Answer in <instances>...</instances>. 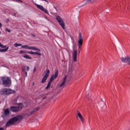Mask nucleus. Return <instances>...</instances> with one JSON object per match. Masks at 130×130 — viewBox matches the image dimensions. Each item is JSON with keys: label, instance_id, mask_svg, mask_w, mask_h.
<instances>
[{"label": "nucleus", "instance_id": "f257e3e1", "mask_svg": "<svg viewBox=\"0 0 130 130\" xmlns=\"http://www.w3.org/2000/svg\"><path fill=\"white\" fill-rule=\"evenodd\" d=\"M22 119H23V116L18 115L8 120L6 123L5 126L6 127H9V126H11V125H13V124L16 123L17 121H19V122L22 121Z\"/></svg>", "mask_w": 130, "mask_h": 130}, {"label": "nucleus", "instance_id": "f03ea898", "mask_svg": "<svg viewBox=\"0 0 130 130\" xmlns=\"http://www.w3.org/2000/svg\"><path fill=\"white\" fill-rule=\"evenodd\" d=\"M1 80L2 81V84L5 87L10 88L12 85V81L11 78L8 77H2Z\"/></svg>", "mask_w": 130, "mask_h": 130}, {"label": "nucleus", "instance_id": "7ed1b4c3", "mask_svg": "<svg viewBox=\"0 0 130 130\" xmlns=\"http://www.w3.org/2000/svg\"><path fill=\"white\" fill-rule=\"evenodd\" d=\"M16 91L11 88H3L0 90V94L3 96H8L11 94H15Z\"/></svg>", "mask_w": 130, "mask_h": 130}, {"label": "nucleus", "instance_id": "20e7f679", "mask_svg": "<svg viewBox=\"0 0 130 130\" xmlns=\"http://www.w3.org/2000/svg\"><path fill=\"white\" fill-rule=\"evenodd\" d=\"M57 77H58V70H56L55 74L51 76L48 81V84L45 87L46 90H48V89H49V87H50V86H51V83H52V82L54 81V79H56Z\"/></svg>", "mask_w": 130, "mask_h": 130}, {"label": "nucleus", "instance_id": "39448f33", "mask_svg": "<svg viewBox=\"0 0 130 130\" xmlns=\"http://www.w3.org/2000/svg\"><path fill=\"white\" fill-rule=\"evenodd\" d=\"M22 106H23V103H20L18 104V106L17 107H11L10 110L11 111H12V112H19V111L22 110V109L23 108Z\"/></svg>", "mask_w": 130, "mask_h": 130}, {"label": "nucleus", "instance_id": "423d86ee", "mask_svg": "<svg viewBox=\"0 0 130 130\" xmlns=\"http://www.w3.org/2000/svg\"><path fill=\"white\" fill-rule=\"evenodd\" d=\"M56 20L57 21L58 23H59L60 26H61V28L64 30L66 29L65 24H64V21L62 20L61 17L59 16H57L56 17Z\"/></svg>", "mask_w": 130, "mask_h": 130}, {"label": "nucleus", "instance_id": "0eeeda50", "mask_svg": "<svg viewBox=\"0 0 130 130\" xmlns=\"http://www.w3.org/2000/svg\"><path fill=\"white\" fill-rule=\"evenodd\" d=\"M20 53L23 54V53H29V54H32L33 55H39V56H41V53L38 52H33L32 51H26L25 50H20Z\"/></svg>", "mask_w": 130, "mask_h": 130}, {"label": "nucleus", "instance_id": "6e6552de", "mask_svg": "<svg viewBox=\"0 0 130 130\" xmlns=\"http://www.w3.org/2000/svg\"><path fill=\"white\" fill-rule=\"evenodd\" d=\"M78 49H81L82 48V45H83V38L82 36V34L79 33L78 36Z\"/></svg>", "mask_w": 130, "mask_h": 130}, {"label": "nucleus", "instance_id": "1a4fd4ad", "mask_svg": "<svg viewBox=\"0 0 130 130\" xmlns=\"http://www.w3.org/2000/svg\"><path fill=\"white\" fill-rule=\"evenodd\" d=\"M21 48H23L24 49H30V50H35L36 51H39V52L41 51L40 49H38L35 47H30L28 45L22 46Z\"/></svg>", "mask_w": 130, "mask_h": 130}, {"label": "nucleus", "instance_id": "9d476101", "mask_svg": "<svg viewBox=\"0 0 130 130\" xmlns=\"http://www.w3.org/2000/svg\"><path fill=\"white\" fill-rule=\"evenodd\" d=\"M49 74H50V71H49V70L48 69H47L46 72L45 73L44 77L42 79V84H43V83H45L46 82V80H47L48 77H49Z\"/></svg>", "mask_w": 130, "mask_h": 130}, {"label": "nucleus", "instance_id": "9b49d317", "mask_svg": "<svg viewBox=\"0 0 130 130\" xmlns=\"http://www.w3.org/2000/svg\"><path fill=\"white\" fill-rule=\"evenodd\" d=\"M35 6L37 7V9H39V10H41V11H42L43 12L45 13V14H48V11L44 8L43 6L40 5H38L37 4H35Z\"/></svg>", "mask_w": 130, "mask_h": 130}, {"label": "nucleus", "instance_id": "f8f14e48", "mask_svg": "<svg viewBox=\"0 0 130 130\" xmlns=\"http://www.w3.org/2000/svg\"><path fill=\"white\" fill-rule=\"evenodd\" d=\"M121 61L122 62H125L130 66V57H127L125 58H121Z\"/></svg>", "mask_w": 130, "mask_h": 130}, {"label": "nucleus", "instance_id": "ddd939ff", "mask_svg": "<svg viewBox=\"0 0 130 130\" xmlns=\"http://www.w3.org/2000/svg\"><path fill=\"white\" fill-rule=\"evenodd\" d=\"M77 50H74L73 51V60L74 62H77Z\"/></svg>", "mask_w": 130, "mask_h": 130}, {"label": "nucleus", "instance_id": "4468645a", "mask_svg": "<svg viewBox=\"0 0 130 130\" xmlns=\"http://www.w3.org/2000/svg\"><path fill=\"white\" fill-rule=\"evenodd\" d=\"M67 81V76H65L64 78L63 79L62 83L60 84V88H62V89H63L64 88V84L66 83V81Z\"/></svg>", "mask_w": 130, "mask_h": 130}, {"label": "nucleus", "instance_id": "2eb2a0df", "mask_svg": "<svg viewBox=\"0 0 130 130\" xmlns=\"http://www.w3.org/2000/svg\"><path fill=\"white\" fill-rule=\"evenodd\" d=\"M77 117H79L82 123H84V118L83 117V116H82V114H81V113L79 112H78Z\"/></svg>", "mask_w": 130, "mask_h": 130}, {"label": "nucleus", "instance_id": "dca6fc26", "mask_svg": "<svg viewBox=\"0 0 130 130\" xmlns=\"http://www.w3.org/2000/svg\"><path fill=\"white\" fill-rule=\"evenodd\" d=\"M40 109V108L37 107L34 110L32 111L29 114L27 115V116H31L32 114H34L36 111H38Z\"/></svg>", "mask_w": 130, "mask_h": 130}, {"label": "nucleus", "instance_id": "f3484780", "mask_svg": "<svg viewBox=\"0 0 130 130\" xmlns=\"http://www.w3.org/2000/svg\"><path fill=\"white\" fill-rule=\"evenodd\" d=\"M10 114V110L6 109L4 110V115H9Z\"/></svg>", "mask_w": 130, "mask_h": 130}, {"label": "nucleus", "instance_id": "a211bd4d", "mask_svg": "<svg viewBox=\"0 0 130 130\" xmlns=\"http://www.w3.org/2000/svg\"><path fill=\"white\" fill-rule=\"evenodd\" d=\"M8 49H9V47H7L5 49H0V52H6L8 51Z\"/></svg>", "mask_w": 130, "mask_h": 130}, {"label": "nucleus", "instance_id": "6ab92c4d", "mask_svg": "<svg viewBox=\"0 0 130 130\" xmlns=\"http://www.w3.org/2000/svg\"><path fill=\"white\" fill-rule=\"evenodd\" d=\"M23 57H24V58H26V59H32V58L31 57L28 56V55H27V54L23 55Z\"/></svg>", "mask_w": 130, "mask_h": 130}, {"label": "nucleus", "instance_id": "aec40b11", "mask_svg": "<svg viewBox=\"0 0 130 130\" xmlns=\"http://www.w3.org/2000/svg\"><path fill=\"white\" fill-rule=\"evenodd\" d=\"M14 46H15V47H18V46H22V44H18V43H15L14 44Z\"/></svg>", "mask_w": 130, "mask_h": 130}, {"label": "nucleus", "instance_id": "412c9836", "mask_svg": "<svg viewBox=\"0 0 130 130\" xmlns=\"http://www.w3.org/2000/svg\"><path fill=\"white\" fill-rule=\"evenodd\" d=\"M0 47H1V48H6V47H7V46L4 45L0 43Z\"/></svg>", "mask_w": 130, "mask_h": 130}, {"label": "nucleus", "instance_id": "4be33fe9", "mask_svg": "<svg viewBox=\"0 0 130 130\" xmlns=\"http://www.w3.org/2000/svg\"><path fill=\"white\" fill-rule=\"evenodd\" d=\"M6 30L7 32H8V33H11V29H9V28H6Z\"/></svg>", "mask_w": 130, "mask_h": 130}, {"label": "nucleus", "instance_id": "5701e85b", "mask_svg": "<svg viewBox=\"0 0 130 130\" xmlns=\"http://www.w3.org/2000/svg\"><path fill=\"white\" fill-rule=\"evenodd\" d=\"M16 1H17V2H19V3H23V1L21 0H16Z\"/></svg>", "mask_w": 130, "mask_h": 130}, {"label": "nucleus", "instance_id": "b1692460", "mask_svg": "<svg viewBox=\"0 0 130 130\" xmlns=\"http://www.w3.org/2000/svg\"><path fill=\"white\" fill-rule=\"evenodd\" d=\"M31 36H32V37H35V36H36L34 34H31Z\"/></svg>", "mask_w": 130, "mask_h": 130}, {"label": "nucleus", "instance_id": "393cba45", "mask_svg": "<svg viewBox=\"0 0 130 130\" xmlns=\"http://www.w3.org/2000/svg\"><path fill=\"white\" fill-rule=\"evenodd\" d=\"M35 72H36V68L34 69V73H35Z\"/></svg>", "mask_w": 130, "mask_h": 130}, {"label": "nucleus", "instance_id": "a878e982", "mask_svg": "<svg viewBox=\"0 0 130 130\" xmlns=\"http://www.w3.org/2000/svg\"><path fill=\"white\" fill-rule=\"evenodd\" d=\"M0 130H5V128L4 127H0Z\"/></svg>", "mask_w": 130, "mask_h": 130}, {"label": "nucleus", "instance_id": "bb28decb", "mask_svg": "<svg viewBox=\"0 0 130 130\" xmlns=\"http://www.w3.org/2000/svg\"><path fill=\"white\" fill-rule=\"evenodd\" d=\"M26 70L29 71V67H26Z\"/></svg>", "mask_w": 130, "mask_h": 130}, {"label": "nucleus", "instance_id": "cd10ccee", "mask_svg": "<svg viewBox=\"0 0 130 130\" xmlns=\"http://www.w3.org/2000/svg\"><path fill=\"white\" fill-rule=\"evenodd\" d=\"M3 27V24H2L1 23H0V28H2Z\"/></svg>", "mask_w": 130, "mask_h": 130}, {"label": "nucleus", "instance_id": "c85d7f7f", "mask_svg": "<svg viewBox=\"0 0 130 130\" xmlns=\"http://www.w3.org/2000/svg\"><path fill=\"white\" fill-rule=\"evenodd\" d=\"M41 1H44V2H46V3H48V1L47 0H41Z\"/></svg>", "mask_w": 130, "mask_h": 130}, {"label": "nucleus", "instance_id": "c756f323", "mask_svg": "<svg viewBox=\"0 0 130 130\" xmlns=\"http://www.w3.org/2000/svg\"><path fill=\"white\" fill-rule=\"evenodd\" d=\"M13 16H16V13H13Z\"/></svg>", "mask_w": 130, "mask_h": 130}, {"label": "nucleus", "instance_id": "7c9ffc66", "mask_svg": "<svg viewBox=\"0 0 130 130\" xmlns=\"http://www.w3.org/2000/svg\"><path fill=\"white\" fill-rule=\"evenodd\" d=\"M25 75L27 76V72H25Z\"/></svg>", "mask_w": 130, "mask_h": 130}, {"label": "nucleus", "instance_id": "2f4dec72", "mask_svg": "<svg viewBox=\"0 0 130 130\" xmlns=\"http://www.w3.org/2000/svg\"><path fill=\"white\" fill-rule=\"evenodd\" d=\"M22 71H23V72H24V69H22Z\"/></svg>", "mask_w": 130, "mask_h": 130}, {"label": "nucleus", "instance_id": "473e14b6", "mask_svg": "<svg viewBox=\"0 0 130 130\" xmlns=\"http://www.w3.org/2000/svg\"><path fill=\"white\" fill-rule=\"evenodd\" d=\"M7 21H9V19H7Z\"/></svg>", "mask_w": 130, "mask_h": 130}, {"label": "nucleus", "instance_id": "72a5a7b5", "mask_svg": "<svg viewBox=\"0 0 130 130\" xmlns=\"http://www.w3.org/2000/svg\"><path fill=\"white\" fill-rule=\"evenodd\" d=\"M0 34H1V31H0Z\"/></svg>", "mask_w": 130, "mask_h": 130}, {"label": "nucleus", "instance_id": "f704fd0d", "mask_svg": "<svg viewBox=\"0 0 130 130\" xmlns=\"http://www.w3.org/2000/svg\"><path fill=\"white\" fill-rule=\"evenodd\" d=\"M32 84H33V85H34V83H33Z\"/></svg>", "mask_w": 130, "mask_h": 130}]
</instances>
